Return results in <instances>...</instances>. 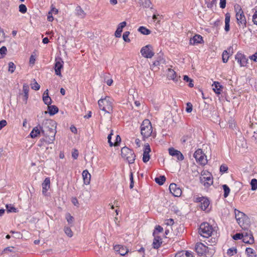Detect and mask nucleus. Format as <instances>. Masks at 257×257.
<instances>
[{
  "label": "nucleus",
  "mask_w": 257,
  "mask_h": 257,
  "mask_svg": "<svg viewBox=\"0 0 257 257\" xmlns=\"http://www.w3.org/2000/svg\"><path fill=\"white\" fill-rule=\"evenodd\" d=\"M194 157L195 158L196 162L202 165H204L207 163L206 156L201 149H198L195 152Z\"/></svg>",
  "instance_id": "nucleus-11"
},
{
  "label": "nucleus",
  "mask_w": 257,
  "mask_h": 257,
  "mask_svg": "<svg viewBox=\"0 0 257 257\" xmlns=\"http://www.w3.org/2000/svg\"><path fill=\"white\" fill-rule=\"evenodd\" d=\"M213 231V228L207 222L201 223L199 229V234L204 237H208L210 236Z\"/></svg>",
  "instance_id": "nucleus-6"
},
{
  "label": "nucleus",
  "mask_w": 257,
  "mask_h": 257,
  "mask_svg": "<svg viewBox=\"0 0 257 257\" xmlns=\"http://www.w3.org/2000/svg\"><path fill=\"white\" fill-rule=\"evenodd\" d=\"M23 91L24 92V95L22 97V100L24 103L26 104L27 103L29 91V86L27 84H24L23 85Z\"/></svg>",
  "instance_id": "nucleus-22"
},
{
  "label": "nucleus",
  "mask_w": 257,
  "mask_h": 257,
  "mask_svg": "<svg viewBox=\"0 0 257 257\" xmlns=\"http://www.w3.org/2000/svg\"><path fill=\"white\" fill-rule=\"evenodd\" d=\"M43 100L45 104L50 105L52 102L51 98L49 96L48 90L47 89L43 95Z\"/></svg>",
  "instance_id": "nucleus-31"
},
{
  "label": "nucleus",
  "mask_w": 257,
  "mask_h": 257,
  "mask_svg": "<svg viewBox=\"0 0 257 257\" xmlns=\"http://www.w3.org/2000/svg\"><path fill=\"white\" fill-rule=\"evenodd\" d=\"M121 155L122 157L126 160L129 164L134 163L136 159V155L132 150L127 147H123L121 150Z\"/></svg>",
  "instance_id": "nucleus-5"
},
{
  "label": "nucleus",
  "mask_w": 257,
  "mask_h": 257,
  "mask_svg": "<svg viewBox=\"0 0 257 257\" xmlns=\"http://www.w3.org/2000/svg\"><path fill=\"white\" fill-rule=\"evenodd\" d=\"M64 231L65 232V234L69 237H71L73 235L72 230L69 227H67V226L64 227Z\"/></svg>",
  "instance_id": "nucleus-39"
},
{
  "label": "nucleus",
  "mask_w": 257,
  "mask_h": 257,
  "mask_svg": "<svg viewBox=\"0 0 257 257\" xmlns=\"http://www.w3.org/2000/svg\"><path fill=\"white\" fill-rule=\"evenodd\" d=\"M165 224L167 225H172L174 224V220L173 219H169L165 221Z\"/></svg>",
  "instance_id": "nucleus-61"
},
{
  "label": "nucleus",
  "mask_w": 257,
  "mask_h": 257,
  "mask_svg": "<svg viewBox=\"0 0 257 257\" xmlns=\"http://www.w3.org/2000/svg\"><path fill=\"white\" fill-rule=\"evenodd\" d=\"M183 79L184 81H185L186 82H189V86L190 87H193L194 86V84L192 83V82H193L192 79H190L188 76L184 75V77H183Z\"/></svg>",
  "instance_id": "nucleus-46"
},
{
  "label": "nucleus",
  "mask_w": 257,
  "mask_h": 257,
  "mask_svg": "<svg viewBox=\"0 0 257 257\" xmlns=\"http://www.w3.org/2000/svg\"><path fill=\"white\" fill-rule=\"evenodd\" d=\"M141 133L144 139L153 136V127L151 122L149 119H145L141 125Z\"/></svg>",
  "instance_id": "nucleus-3"
},
{
  "label": "nucleus",
  "mask_w": 257,
  "mask_h": 257,
  "mask_svg": "<svg viewBox=\"0 0 257 257\" xmlns=\"http://www.w3.org/2000/svg\"><path fill=\"white\" fill-rule=\"evenodd\" d=\"M233 238L234 239V240H238V239H240L241 238H242V233H236L235 234H234L233 236Z\"/></svg>",
  "instance_id": "nucleus-56"
},
{
  "label": "nucleus",
  "mask_w": 257,
  "mask_h": 257,
  "mask_svg": "<svg viewBox=\"0 0 257 257\" xmlns=\"http://www.w3.org/2000/svg\"><path fill=\"white\" fill-rule=\"evenodd\" d=\"M84 183L88 185L90 182L91 175L87 170H84L82 174Z\"/></svg>",
  "instance_id": "nucleus-26"
},
{
  "label": "nucleus",
  "mask_w": 257,
  "mask_h": 257,
  "mask_svg": "<svg viewBox=\"0 0 257 257\" xmlns=\"http://www.w3.org/2000/svg\"><path fill=\"white\" fill-rule=\"evenodd\" d=\"M219 6L221 9H224L226 7V0H220Z\"/></svg>",
  "instance_id": "nucleus-59"
},
{
  "label": "nucleus",
  "mask_w": 257,
  "mask_h": 257,
  "mask_svg": "<svg viewBox=\"0 0 257 257\" xmlns=\"http://www.w3.org/2000/svg\"><path fill=\"white\" fill-rule=\"evenodd\" d=\"M42 133L49 144H52L55 140L56 134V122L52 119H45L43 123Z\"/></svg>",
  "instance_id": "nucleus-1"
},
{
  "label": "nucleus",
  "mask_w": 257,
  "mask_h": 257,
  "mask_svg": "<svg viewBox=\"0 0 257 257\" xmlns=\"http://www.w3.org/2000/svg\"><path fill=\"white\" fill-rule=\"evenodd\" d=\"M167 77L169 79L173 80V81L176 83H178L180 80V77L177 76L176 72L171 69H168V70Z\"/></svg>",
  "instance_id": "nucleus-19"
},
{
  "label": "nucleus",
  "mask_w": 257,
  "mask_h": 257,
  "mask_svg": "<svg viewBox=\"0 0 257 257\" xmlns=\"http://www.w3.org/2000/svg\"><path fill=\"white\" fill-rule=\"evenodd\" d=\"M243 231L241 233L242 237H249L248 240L245 238L243 239V241L245 243L251 244L254 242V238L250 230H248V227L247 228H242Z\"/></svg>",
  "instance_id": "nucleus-14"
},
{
  "label": "nucleus",
  "mask_w": 257,
  "mask_h": 257,
  "mask_svg": "<svg viewBox=\"0 0 257 257\" xmlns=\"http://www.w3.org/2000/svg\"><path fill=\"white\" fill-rule=\"evenodd\" d=\"M19 12L22 14H25L27 12V8L24 4H21L19 7Z\"/></svg>",
  "instance_id": "nucleus-48"
},
{
  "label": "nucleus",
  "mask_w": 257,
  "mask_h": 257,
  "mask_svg": "<svg viewBox=\"0 0 257 257\" xmlns=\"http://www.w3.org/2000/svg\"><path fill=\"white\" fill-rule=\"evenodd\" d=\"M194 200L195 202L200 203V207L203 211H208L210 201L208 198L203 196H196L194 197Z\"/></svg>",
  "instance_id": "nucleus-10"
},
{
  "label": "nucleus",
  "mask_w": 257,
  "mask_h": 257,
  "mask_svg": "<svg viewBox=\"0 0 257 257\" xmlns=\"http://www.w3.org/2000/svg\"><path fill=\"white\" fill-rule=\"evenodd\" d=\"M222 61L224 63H226L228 61V59L229 58V55L226 50H224L223 52V53L222 55Z\"/></svg>",
  "instance_id": "nucleus-40"
},
{
  "label": "nucleus",
  "mask_w": 257,
  "mask_h": 257,
  "mask_svg": "<svg viewBox=\"0 0 257 257\" xmlns=\"http://www.w3.org/2000/svg\"><path fill=\"white\" fill-rule=\"evenodd\" d=\"M203 42V38L199 35H195L190 40V44L194 45L196 44H201Z\"/></svg>",
  "instance_id": "nucleus-24"
},
{
  "label": "nucleus",
  "mask_w": 257,
  "mask_h": 257,
  "mask_svg": "<svg viewBox=\"0 0 257 257\" xmlns=\"http://www.w3.org/2000/svg\"><path fill=\"white\" fill-rule=\"evenodd\" d=\"M250 60H253V61L257 62V53L254 54L250 56L249 57Z\"/></svg>",
  "instance_id": "nucleus-64"
},
{
  "label": "nucleus",
  "mask_w": 257,
  "mask_h": 257,
  "mask_svg": "<svg viewBox=\"0 0 257 257\" xmlns=\"http://www.w3.org/2000/svg\"><path fill=\"white\" fill-rule=\"evenodd\" d=\"M31 88L34 90H38L40 88V86L37 82L35 81L33 84H32Z\"/></svg>",
  "instance_id": "nucleus-52"
},
{
  "label": "nucleus",
  "mask_w": 257,
  "mask_h": 257,
  "mask_svg": "<svg viewBox=\"0 0 257 257\" xmlns=\"http://www.w3.org/2000/svg\"><path fill=\"white\" fill-rule=\"evenodd\" d=\"M235 59L237 61V63L239 64L240 67L246 66L247 63L248 59L243 54L238 52L235 55Z\"/></svg>",
  "instance_id": "nucleus-13"
},
{
  "label": "nucleus",
  "mask_w": 257,
  "mask_h": 257,
  "mask_svg": "<svg viewBox=\"0 0 257 257\" xmlns=\"http://www.w3.org/2000/svg\"><path fill=\"white\" fill-rule=\"evenodd\" d=\"M163 229L161 226H157L153 233L154 235H156V234L157 232H161L163 231Z\"/></svg>",
  "instance_id": "nucleus-55"
},
{
  "label": "nucleus",
  "mask_w": 257,
  "mask_h": 257,
  "mask_svg": "<svg viewBox=\"0 0 257 257\" xmlns=\"http://www.w3.org/2000/svg\"><path fill=\"white\" fill-rule=\"evenodd\" d=\"M139 31L144 35H149L151 33V31L144 27H140L139 28Z\"/></svg>",
  "instance_id": "nucleus-38"
},
{
  "label": "nucleus",
  "mask_w": 257,
  "mask_h": 257,
  "mask_svg": "<svg viewBox=\"0 0 257 257\" xmlns=\"http://www.w3.org/2000/svg\"><path fill=\"white\" fill-rule=\"evenodd\" d=\"M113 99L109 96L101 98L98 101L99 108L105 113L110 114L113 111Z\"/></svg>",
  "instance_id": "nucleus-2"
},
{
  "label": "nucleus",
  "mask_w": 257,
  "mask_h": 257,
  "mask_svg": "<svg viewBox=\"0 0 257 257\" xmlns=\"http://www.w3.org/2000/svg\"><path fill=\"white\" fill-rule=\"evenodd\" d=\"M166 180V178L164 176H161L159 177H157L155 178V181L158 184L161 185L164 184Z\"/></svg>",
  "instance_id": "nucleus-36"
},
{
  "label": "nucleus",
  "mask_w": 257,
  "mask_h": 257,
  "mask_svg": "<svg viewBox=\"0 0 257 257\" xmlns=\"http://www.w3.org/2000/svg\"><path fill=\"white\" fill-rule=\"evenodd\" d=\"M142 55L147 58H151L154 55L152 46L151 45L143 47L141 50Z\"/></svg>",
  "instance_id": "nucleus-12"
},
{
  "label": "nucleus",
  "mask_w": 257,
  "mask_h": 257,
  "mask_svg": "<svg viewBox=\"0 0 257 257\" xmlns=\"http://www.w3.org/2000/svg\"><path fill=\"white\" fill-rule=\"evenodd\" d=\"M43 127L41 128V126H36L33 128V130L31 131L30 136L32 138H35L38 137L42 132V130Z\"/></svg>",
  "instance_id": "nucleus-28"
},
{
  "label": "nucleus",
  "mask_w": 257,
  "mask_h": 257,
  "mask_svg": "<svg viewBox=\"0 0 257 257\" xmlns=\"http://www.w3.org/2000/svg\"><path fill=\"white\" fill-rule=\"evenodd\" d=\"M76 13L77 16L80 17L81 18H84L85 16V13L80 6H77L76 7Z\"/></svg>",
  "instance_id": "nucleus-35"
},
{
  "label": "nucleus",
  "mask_w": 257,
  "mask_h": 257,
  "mask_svg": "<svg viewBox=\"0 0 257 257\" xmlns=\"http://www.w3.org/2000/svg\"><path fill=\"white\" fill-rule=\"evenodd\" d=\"M170 192L175 197H179L182 194V190L176 184L171 183L169 186Z\"/></svg>",
  "instance_id": "nucleus-16"
},
{
  "label": "nucleus",
  "mask_w": 257,
  "mask_h": 257,
  "mask_svg": "<svg viewBox=\"0 0 257 257\" xmlns=\"http://www.w3.org/2000/svg\"><path fill=\"white\" fill-rule=\"evenodd\" d=\"M151 150L150 148V146L149 144L146 143L144 145V150H143V161L144 163L148 162L150 159V153L151 152Z\"/></svg>",
  "instance_id": "nucleus-17"
},
{
  "label": "nucleus",
  "mask_w": 257,
  "mask_h": 257,
  "mask_svg": "<svg viewBox=\"0 0 257 257\" xmlns=\"http://www.w3.org/2000/svg\"><path fill=\"white\" fill-rule=\"evenodd\" d=\"M154 239L153 242V245L154 248H158L162 243V238L157 235H154Z\"/></svg>",
  "instance_id": "nucleus-30"
},
{
  "label": "nucleus",
  "mask_w": 257,
  "mask_h": 257,
  "mask_svg": "<svg viewBox=\"0 0 257 257\" xmlns=\"http://www.w3.org/2000/svg\"><path fill=\"white\" fill-rule=\"evenodd\" d=\"M212 89L214 92L217 94H221L222 91V86L218 82L215 81L212 85Z\"/></svg>",
  "instance_id": "nucleus-25"
},
{
  "label": "nucleus",
  "mask_w": 257,
  "mask_h": 257,
  "mask_svg": "<svg viewBox=\"0 0 257 257\" xmlns=\"http://www.w3.org/2000/svg\"><path fill=\"white\" fill-rule=\"evenodd\" d=\"M72 156L74 159H77L78 156V152L77 150H74L72 153Z\"/></svg>",
  "instance_id": "nucleus-57"
},
{
  "label": "nucleus",
  "mask_w": 257,
  "mask_h": 257,
  "mask_svg": "<svg viewBox=\"0 0 257 257\" xmlns=\"http://www.w3.org/2000/svg\"><path fill=\"white\" fill-rule=\"evenodd\" d=\"M201 184L205 187H208L213 184L212 175L207 171H203L200 178Z\"/></svg>",
  "instance_id": "nucleus-8"
},
{
  "label": "nucleus",
  "mask_w": 257,
  "mask_h": 257,
  "mask_svg": "<svg viewBox=\"0 0 257 257\" xmlns=\"http://www.w3.org/2000/svg\"><path fill=\"white\" fill-rule=\"evenodd\" d=\"M228 170V167L225 164H222L220 167V171L222 173H224L227 172Z\"/></svg>",
  "instance_id": "nucleus-51"
},
{
  "label": "nucleus",
  "mask_w": 257,
  "mask_h": 257,
  "mask_svg": "<svg viewBox=\"0 0 257 257\" xmlns=\"http://www.w3.org/2000/svg\"><path fill=\"white\" fill-rule=\"evenodd\" d=\"M252 22L254 24L257 25V11L252 16Z\"/></svg>",
  "instance_id": "nucleus-58"
},
{
  "label": "nucleus",
  "mask_w": 257,
  "mask_h": 257,
  "mask_svg": "<svg viewBox=\"0 0 257 257\" xmlns=\"http://www.w3.org/2000/svg\"><path fill=\"white\" fill-rule=\"evenodd\" d=\"M230 16L229 14L227 13L225 16V31L228 32L229 30V23H230Z\"/></svg>",
  "instance_id": "nucleus-32"
},
{
  "label": "nucleus",
  "mask_w": 257,
  "mask_h": 257,
  "mask_svg": "<svg viewBox=\"0 0 257 257\" xmlns=\"http://www.w3.org/2000/svg\"><path fill=\"white\" fill-rule=\"evenodd\" d=\"M126 25L125 22H122L119 24L115 32V36L117 38H119L121 36V33L122 31L123 28Z\"/></svg>",
  "instance_id": "nucleus-27"
},
{
  "label": "nucleus",
  "mask_w": 257,
  "mask_h": 257,
  "mask_svg": "<svg viewBox=\"0 0 257 257\" xmlns=\"http://www.w3.org/2000/svg\"><path fill=\"white\" fill-rule=\"evenodd\" d=\"M207 6L209 8H212L216 3V0H205Z\"/></svg>",
  "instance_id": "nucleus-41"
},
{
  "label": "nucleus",
  "mask_w": 257,
  "mask_h": 257,
  "mask_svg": "<svg viewBox=\"0 0 257 257\" xmlns=\"http://www.w3.org/2000/svg\"><path fill=\"white\" fill-rule=\"evenodd\" d=\"M42 194L45 195L47 196V192L50 188V178L47 177L43 181L42 184Z\"/></svg>",
  "instance_id": "nucleus-20"
},
{
  "label": "nucleus",
  "mask_w": 257,
  "mask_h": 257,
  "mask_svg": "<svg viewBox=\"0 0 257 257\" xmlns=\"http://www.w3.org/2000/svg\"><path fill=\"white\" fill-rule=\"evenodd\" d=\"M142 5L146 8L150 7L151 5V2L150 0H141Z\"/></svg>",
  "instance_id": "nucleus-54"
},
{
  "label": "nucleus",
  "mask_w": 257,
  "mask_h": 257,
  "mask_svg": "<svg viewBox=\"0 0 257 257\" xmlns=\"http://www.w3.org/2000/svg\"><path fill=\"white\" fill-rule=\"evenodd\" d=\"M66 219L69 224H72L74 221L73 217L69 213L66 214Z\"/></svg>",
  "instance_id": "nucleus-47"
},
{
  "label": "nucleus",
  "mask_w": 257,
  "mask_h": 257,
  "mask_svg": "<svg viewBox=\"0 0 257 257\" xmlns=\"http://www.w3.org/2000/svg\"><path fill=\"white\" fill-rule=\"evenodd\" d=\"M195 249L198 254L200 255H212L214 253V250L210 248H208L201 242H198L195 245Z\"/></svg>",
  "instance_id": "nucleus-7"
},
{
  "label": "nucleus",
  "mask_w": 257,
  "mask_h": 257,
  "mask_svg": "<svg viewBox=\"0 0 257 257\" xmlns=\"http://www.w3.org/2000/svg\"><path fill=\"white\" fill-rule=\"evenodd\" d=\"M170 155L176 157L178 161H182L184 158L183 154L179 151L173 148H170L168 150Z\"/></svg>",
  "instance_id": "nucleus-18"
},
{
  "label": "nucleus",
  "mask_w": 257,
  "mask_h": 257,
  "mask_svg": "<svg viewBox=\"0 0 257 257\" xmlns=\"http://www.w3.org/2000/svg\"><path fill=\"white\" fill-rule=\"evenodd\" d=\"M130 35V32L126 31L125 32L122 36V38L123 40L126 42H130V39L128 38V36Z\"/></svg>",
  "instance_id": "nucleus-49"
},
{
  "label": "nucleus",
  "mask_w": 257,
  "mask_h": 257,
  "mask_svg": "<svg viewBox=\"0 0 257 257\" xmlns=\"http://www.w3.org/2000/svg\"><path fill=\"white\" fill-rule=\"evenodd\" d=\"M35 60H36V58H35V56L32 55L30 58V61H29V62L31 64H34L35 62Z\"/></svg>",
  "instance_id": "nucleus-63"
},
{
  "label": "nucleus",
  "mask_w": 257,
  "mask_h": 257,
  "mask_svg": "<svg viewBox=\"0 0 257 257\" xmlns=\"http://www.w3.org/2000/svg\"><path fill=\"white\" fill-rule=\"evenodd\" d=\"M236 252H237L236 249L235 248L232 247V248H229L227 250L226 254L227 255H228L229 256H231L233 255L234 254H235V253H236Z\"/></svg>",
  "instance_id": "nucleus-42"
},
{
  "label": "nucleus",
  "mask_w": 257,
  "mask_h": 257,
  "mask_svg": "<svg viewBox=\"0 0 257 257\" xmlns=\"http://www.w3.org/2000/svg\"><path fill=\"white\" fill-rule=\"evenodd\" d=\"M186 111L190 113L192 111V105L190 102L187 103L186 104Z\"/></svg>",
  "instance_id": "nucleus-53"
},
{
  "label": "nucleus",
  "mask_w": 257,
  "mask_h": 257,
  "mask_svg": "<svg viewBox=\"0 0 257 257\" xmlns=\"http://www.w3.org/2000/svg\"><path fill=\"white\" fill-rule=\"evenodd\" d=\"M236 18L238 25L242 28L246 26V21L242 10L239 6L235 7Z\"/></svg>",
  "instance_id": "nucleus-9"
},
{
  "label": "nucleus",
  "mask_w": 257,
  "mask_h": 257,
  "mask_svg": "<svg viewBox=\"0 0 257 257\" xmlns=\"http://www.w3.org/2000/svg\"><path fill=\"white\" fill-rule=\"evenodd\" d=\"M165 62V61L163 59L160 58L159 60H156L154 61L153 63V65L155 66H158L160 65L161 64H164Z\"/></svg>",
  "instance_id": "nucleus-50"
},
{
  "label": "nucleus",
  "mask_w": 257,
  "mask_h": 257,
  "mask_svg": "<svg viewBox=\"0 0 257 257\" xmlns=\"http://www.w3.org/2000/svg\"><path fill=\"white\" fill-rule=\"evenodd\" d=\"M6 207L7 209V211L8 212H17V209L12 204H7Z\"/></svg>",
  "instance_id": "nucleus-37"
},
{
  "label": "nucleus",
  "mask_w": 257,
  "mask_h": 257,
  "mask_svg": "<svg viewBox=\"0 0 257 257\" xmlns=\"http://www.w3.org/2000/svg\"><path fill=\"white\" fill-rule=\"evenodd\" d=\"M250 185L252 190H255L257 189V180L256 179H252L250 182Z\"/></svg>",
  "instance_id": "nucleus-45"
},
{
  "label": "nucleus",
  "mask_w": 257,
  "mask_h": 257,
  "mask_svg": "<svg viewBox=\"0 0 257 257\" xmlns=\"http://www.w3.org/2000/svg\"><path fill=\"white\" fill-rule=\"evenodd\" d=\"M236 220L242 228H247L249 227V221L247 216L243 213L236 209L234 210Z\"/></svg>",
  "instance_id": "nucleus-4"
},
{
  "label": "nucleus",
  "mask_w": 257,
  "mask_h": 257,
  "mask_svg": "<svg viewBox=\"0 0 257 257\" xmlns=\"http://www.w3.org/2000/svg\"><path fill=\"white\" fill-rule=\"evenodd\" d=\"M222 187H223V189L224 190V195H224V197L225 198H226L228 196V195L229 194L230 189L226 185H223Z\"/></svg>",
  "instance_id": "nucleus-44"
},
{
  "label": "nucleus",
  "mask_w": 257,
  "mask_h": 257,
  "mask_svg": "<svg viewBox=\"0 0 257 257\" xmlns=\"http://www.w3.org/2000/svg\"><path fill=\"white\" fill-rule=\"evenodd\" d=\"M63 61L61 58L56 59L55 64V72L56 75L61 77V70L63 68Z\"/></svg>",
  "instance_id": "nucleus-15"
},
{
  "label": "nucleus",
  "mask_w": 257,
  "mask_h": 257,
  "mask_svg": "<svg viewBox=\"0 0 257 257\" xmlns=\"http://www.w3.org/2000/svg\"><path fill=\"white\" fill-rule=\"evenodd\" d=\"M48 109L50 115H54L58 111V108L55 105H49Z\"/></svg>",
  "instance_id": "nucleus-34"
},
{
  "label": "nucleus",
  "mask_w": 257,
  "mask_h": 257,
  "mask_svg": "<svg viewBox=\"0 0 257 257\" xmlns=\"http://www.w3.org/2000/svg\"><path fill=\"white\" fill-rule=\"evenodd\" d=\"M113 135L112 134V131H111V132L110 133V134L108 135V137H107V139H108V142L109 144V146L110 147H112L113 146H117L119 145V144L120 143V141H121V139H120V137L119 135H117L116 136V139H115V141L114 142V143H112L111 141V136Z\"/></svg>",
  "instance_id": "nucleus-23"
},
{
  "label": "nucleus",
  "mask_w": 257,
  "mask_h": 257,
  "mask_svg": "<svg viewBox=\"0 0 257 257\" xmlns=\"http://www.w3.org/2000/svg\"><path fill=\"white\" fill-rule=\"evenodd\" d=\"M245 252L248 257H257L255 251L252 248L247 247L245 249Z\"/></svg>",
  "instance_id": "nucleus-33"
},
{
  "label": "nucleus",
  "mask_w": 257,
  "mask_h": 257,
  "mask_svg": "<svg viewBox=\"0 0 257 257\" xmlns=\"http://www.w3.org/2000/svg\"><path fill=\"white\" fill-rule=\"evenodd\" d=\"M175 257H193L192 252L189 251L182 250L178 252Z\"/></svg>",
  "instance_id": "nucleus-29"
},
{
  "label": "nucleus",
  "mask_w": 257,
  "mask_h": 257,
  "mask_svg": "<svg viewBox=\"0 0 257 257\" xmlns=\"http://www.w3.org/2000/svg\"><path fill=\"white\" fill-rule=\"evenodd\" d=\"M7 124L6 120H2L0 121V130H1L4 127H5Z\"/></svg>",
  "instance_id": "nucleus-60"
},
{
  "label": "nucleus",
  "mask_w": 257,
  "mask_h": 257,
  "mask_svg": "<svg viewBox=\"0 0 257 257\" xmlns=\"http://www.w3.org/2000/svg\"><path fill=\"white\" fill-rule=\"evenodd\" d=\"M114 250L121 255H125L128 251V249L121 245H116L114 246Z\"/></svg>",
  "instance_id": "nucleus-21"
},
{
  "label": "nucleus",
  "mask_w": 257,
  "mask_h": 257,
  "mask_svg": "<svg viewBox=\"0 0 257 257\" xmlns=\"http://www.w3.org/2000/svg\"><path fill=\"white\" fill-rule=\"evenodd\" d=\"M71 202L75 206H78V201L76 197H73L71 199Z\"/></svg>",
  "instance_id": "nucleus-62"
},
{
  "label": "nucleus",
  "mask_w": 257,
  "mask_h": 257,
  "mask_svg": "<svg viewBox=\"0 0 257 257\" xmlns=\"http://www.w3.org/2000/svg\"><path fill=\"white\" fill-rule=\"evenodd\" d=\"M8 65H9V68H8L9 72H10L11 73H13L16 69L15 65L14 64V63L13 62H10L9 63Z\"/></svg>",
  "instance_id": "nucleus-43"
}]
</instances>
